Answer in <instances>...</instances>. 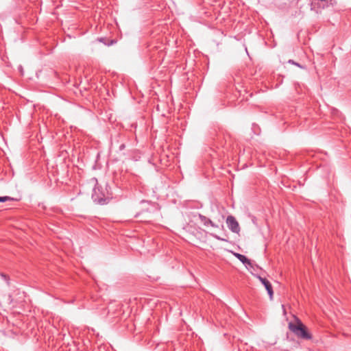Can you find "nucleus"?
Masks as SVG:
<instances>
[{
	"instance_id": "f257e3e1",
	"label": "nucleus",
	"mask_w": 351,
	"mask_h": 351,
	"mask_svg": "<svg viewBox=\"0 0 351 351\" xmlns=\"http://www.w3.org/2000/svg\"><path fill=\"white\" fill-rule=\"evenodd\" d=\"M92 199L95 202L100 205H104L109 202L112 199V195L108 193L106 189L97 186L93 189Z\"/></svg>"
},
{
	"instance_id": "f03ea898",
	"label": "nucleus",
	"mask_w": 351,
	"mask_h": 351,
	"mask_svg": "<svg viewBox=\"0 0 351 351\" xmlns=\"http://www.w3.org/2000/svg\"><path fill=\"white\" fill-rule=\"evenodd\" d=\"M289 328L300 339L309 340L312 338V335L308 332L306 326L300 320H298L295 324L289 323Z\"/></svg>"
},
{
	"instance_id": "7ed1b4c3",
	"label": "nucleus",
	"mask_w": 351,
	"mask_h": 351,
	"mask_svg": "<svg viewBox=\"0 0 351 351\" xmlns=\"http://www.w3.org/2000/svg\"><path fill=\"white\" fill-rule=\"evenodd\" d=\"M226 224L228 228L234 233H239L240 231V226L236 218L232 215H229L226 218Z\"/></svg>"
},
{
	"instance_id": "20e7f679",
	"label": "nucleus",
	"mask_w": 351,
	"mask_h": 351,
	"mask_svg": "<svg viewBox=\"0 0 351 351\" xmlns=\"http://www.w3.org/2000/svg\"><path fill=\"white\" fill-rule=\"evenodd\" d=\"M256 277L264 285V287H265V289L267 291V293L269 295L270 299L271 300L273 298V295H274V291H273V288H272V286H271V284L270 283V282L268 280H267L266 278H263L260 276L256 275Z\"/></svg>"
},
{
	"instance_id": "39448f33",
	"label": "nucleus",
	"mask_w": 351,
	"mask_h": 351,
	"mask_svg": "<svg viewBox=\"0 0 351 351\" xmlns=\"http://www.w3.org/2000/svg\"><path fill=\"white\" fill-rule=\"evenodd\" d=\"M198 217L200 219L201 222L203 223V224L205 226H210L213 228H218L219 226L215 224L214 222H213L210 219L207 218L206 216L199 214Z\"/></svg>"
},
{
	"instance_id": "423d86ee",
	"label": "nucleus",
	"mask_w": 351,
	"mask_h": 351,
	"mask_svg": "<svg viewBox=\"0 0 351 351\" xmlns=\"http://www.w3.org/2000/svg\"><path fill=\"white\" fill-rule=\"evenodd\" d=\"M234 256L245 265H250L251 261L245 256L239 253H234Z\"/></svg>"
},
{
	"instance_id": "0eeeda50",
	"label": "nucleus",
	"mask_w": 351,
	"mask_h": 351,
	"mask_svg": "<svg viewBox=\"0 0 351 351\" xmlns=\"http://www.w3.org/2000/svg\"><path fill=\"white\" fill-rule=\"evenodd\" d=\"M0 276L6 282L7 285L9 286L10 283V277L3 273H1Z\"/></svg>"
},
{
	"instance_id": "6e6552de",
	"label": "nucleus",
	"mask_w": 351,
	"mask_h": 351,
	"mask_svg": "<svg viewBox=\"0 0 351 351\" xmlns=\"http://www.w3.org/2000/svg\"><path fill=\"white\" fill-rule=\"evenodd\" d=\"M12 199H13L9 196L0 197V202H5Z\"/></svg>"
},
{
	"instance_id": "1a4fd4ad",
	"label": "nucleus",
	"mask_w": 351,
	"mask_h": 351,
	"mask_svg": "<svg viewBox=\"0 0 351 351\" xmlns=\"http://www.w3.org/2000/svg\"><path fill=\"white\" fill-rule=\"evenodd\" d=\"M210 236H212L213 238H215V239H217L219 241H226V239H222L219 236H218V235H217L215 234H213V233H211Z\"/></svg>"
},
{
	"instance_id": "9d476101",
	"label": "nucleus",
	"mask_w": 351,
	"mask_h": 351,
	"mask_svg": "<svg viewBox=\"0 0 351 351\" xmlns=\"http://www.w3.org/2000/svg\"><path fill=\"white\" fill-rule=\"evenodd\" d=\"M289 63H291V64H295V65H296V66H299V67H302V66L300 65V64H299V63L295 62H294L293 60H289Z\"/></svg>"
},
{
	"instance_id": "9b49d317",
	"label": "nucleus",
	"mask_w": 351,
	"mask_h": 351,
	"mask_svg": "<svg viewBox=\"0 0 351 351\" xmlns=\"http://www.w3.org/2000/svg\"><path fill=\"white\" fill-rule=\"evenodd\" d=\"M124 148H125V145H124V144L121 145H120V147H119V149H120V150H122V149H123Z\"/></svg>"
}]
</instances>
